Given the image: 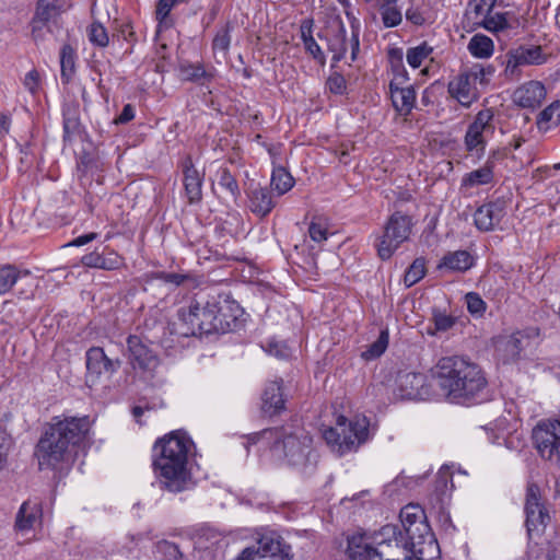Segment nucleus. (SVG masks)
Segmentation results:
<instances>
[{
    "mask_svg": "<svg viewBox=\"0 0 560 560\" xmlns=\"http://www.w3.org/2000/svg\"><path fill=\"white\" fill-rule=\"evenodd\" d=\"M433 376L444 396L455 404H479L488 398V381L481 368L463 357L441 358Z\"/></svg>",
    "mask_w": 560,
    "mask_h": 560,
    "instance_id": "f257e3e1",
    "label": "nucleus"
},
{
    "mask_svg": "<svg viewBox=\"0 0 560 560\" xmlns=\"http://www.w3.org/2000/svg\"><path fill=\"white\" fill-rule=\"evenodd\" d=\"M192 440L180 430L158 439L152 447V468L162 490L178 493L190 480L188 458Z\"/></svg>",
    "mask_w": 560,
    "mask_h": 560,
    "instance_id": "f03ea898",
    "label": "nucleus"
},
{
    "mask_svg": "<svg viewBox=\"0 0 560 560\" xmlns=\"http://www.w3.org/2000/svg\"><path fill=\"white\" fill-rule=\"evenodd\" d=\"M91 427L92 420L89 416L54 417L36 446L39 468H55L65 462L70 448L89 438Z\"/></svg>",
    "mask_w": 560,
    "mask_h": 560,
    "instance_id": "7ed1b4c3",
    "label": "nucleus"
},
{
    "mask_svg": "<svg viewBox=\"0 0 560 560\" xmlns=\"http://www.w3.org/2000/svg\"><path fill=\"white\" fill-rule=\"evenodd\" d=\"M177 315L179 334L186 337L224 334L236 326V317L229 320L215 301H192L187 307L179 308Z\"/></svg>",
    "mask_w": 560,
    "mask_h": 560,
    "instance_id": "20e7f679",
    "label": "nucleus"
},
{
    "mask_svg": "<svg viewBox=\"0 0 560 560\" xmlns=\"http://www.w3.org/2000/svg\"><path fill=\"white\" fill-rule=\"evenodd\" d=\"M260 439L273 440L272 447L276 451H281L289 464L293 466H300L306 470L308 466L316 464L317 454L312 450L313 440L303 431L289 432L284 428H276L248 435V441L253 444Z\"/></svg>",
    "mask_w": 560,
    "mask_h": 560,
    "instance_id": "39448f33",
    "label": "nucleus"
},
{
    "mask_svg": "<svg viewBox=\"0 0 560 560\" xmlns=\"http://www.w3.org/2000/svg\"><path fill=\"white\" fill-rule=\"evenodd\" d=\"M409 544L411 539L398 525L387 524L373 535L372 542L364 536H352L348 540V555L351 560H383L385 552H399V548Z\"/></svg>",
    "mask_w": 560,
    "mask_h": 560,
    "instance_id": "423d86ee",
    "label": "nucleus"
},
{
    "mask_svg": "<svg viewBox=\"0 0 560 560\" xmlns=\"http://www.w3.org/2000/svg\"><path fill=\"white\" fill-rule=\"evenodd\" d=\"M370 422L366 417H355L348 421L345 416L337 418L336 427L324 430L323 438L334 452L342 456L365 443L369 438Z\"/></svg>",
    "mask_w": 560,
    "mask_h": 560,
    "instance_id": "0eeeda50",
    "label": "nucleus"
},
{
    "mask_svg": "<svg viewBox=\"0 0 560 560\" xmlns=\"http://www.w3.org/2000/svg\"><path fill=\"white\" fill-rule=\"evenodd\" d=\"M415 223L412 217L395 211L386 221L383 232L376 236L374 246L382 260H388L411 235Z\"/></svg>",
    "mask_w": 560,
    "mask_h": 560,
    "instance_id": "6e6552de",
    "label": "nucleus"
},
{
    "mask_svg": "<svg viewBox=\"0 0 560 560\" xmlns=\"http://www.w3.org/2000/svg\"><path fill=\"white\" fill-rule=\"evenodd\" d=\"M400 521L402 532L410 539L417 540V544H422L418 552L420 555H440L439 544L427 522L424 511L418 504H407L400 511Z\"/></svg>",
    "mask_w": 560,
    "mask_h": 560,
    "instance_id": "1a4fd4ad",
    "label": "nucleus"
},
{
    "mask_svg": "<svg viewBox=\"0 0 560 560\" xmlns=\"http://www.w3.org/2000/svg\"><path fill=\"white\" fill-rule=\"evenodd\" d=\"M532 438L544 459L560 463V420L539 421L533 429Z\"/></svg>",
    "mask_w": 560,
    "mask_h": 560,
    "instance_id": "9d476101",
    "label": "nucleus"
},
{
    "mask_svg": "<svg viewBox=\"0 0 560 560\" xmlns=\"http://www.w3.org/2000/svg\"><path fill=\"white\" fill-rule=\"evenodd\" d=\"M524 512L528 536L532 538L534 535H540L549 524L550 515L542 502L540 489L534 482L526 487Z\"/></svg>",
    "mask_w": 560,
    "mask_h": 560,
    "instance_id": "9b49d317",
    "label": "nucleus"
},
{
    "mask_svg": "<svg viewBox=\"0 0 560 560\" xmlns=\"http://www.w3.org/2000/svg\"><path fill=\"white\" fill-rule=\"evenodd\" d=\"M393 392L397 398L408 400H427L433 394L425 374L407 371L397 373Z\"/></svg>",
    "mask_w": 560,
    "mask_h": 560,
    "instance_id": "f8f14e48",
    "label": "nucleus"
},
{
    "mask_svg": "<svg viewBox=\"0 0 560 560\" xmlns=\"http://www.w3.org/2000/svg\"><path fill=\"white\" fill-rule=\"evenodd\" d=\"M504 58V75L510 80L520 79L523 67L545 62V57L539 46H520L509 50Z\"/></svg>",
    "mask_w": 560,
    "mask_h": 560,
    "instance_id": "ddd939ff",
    "label": "nucleus"
},
{
    "mask_svg": "<svg viewBox=\"0 0 560 560\" xmlns=\"http://www.w3.org/2000/svg\"><path fill=\"white\" fill-rule=\"evenodd\" d=\"M120 360L109 359L101 347H91L85 353L86 374L89 386L96 385L103 374L113 375L120 368Z\"/></svg>",
    "mask_w": 560,
    "mask_h": 560,
    "instance_id": "4468645a",
    "label": "nucleus"
},
{
    "mask_svg": "<svg viewBox=\"0 0 560 560\" xmlns=\"http://www.w3.org/2000/svg\"><path fill=\"white\" fill-rule=\"evenodd\" d=\"M408 79V72L405 68L400 67V72L395 73L389 83L393 106L401 115H409L416 103V91L413 86H404Z\"/></svg>",
    "mask_w": 560,
    "mask_h": 560,
    "instance_id": "2eb2a0df",
    "label": "nucleus"
},
{
    "mask_svg": "<svg viewBox=\"0 0 560 560\" xmlns=\"http://www.w3.org/2000/svg\"><path fill=\"white\" fill-rule=\"evenodd\" d=\"M130 364L135 370H140L148 375H152L159 366L160 361L156 354L136 335L127 339Z\"/></svg>",
    "mask_w": 560,
    "mask_h": 560,
    "instance_id": "dca6fc26",
    "label": "nucleus"
},
{
    "mask_svg": "<svg viewBox=\"0 0 560 560\" xmlns=\"http://www.w3.org/2000/svg\"><path fill=\"white\" fill-rule=\"evenodd\" d=\"M505 215L506 201L498 198L477 208L474 213V223L479 231L489 232L495 230Z\"/></svg>",
    "mask_w": 560,
    "mask_h": 560,
    "instance_id": "f3484780",
    "label": "nucleus"
},
{
    "mask_svg": "<svg viewBox=\"0 0 560 560\" xmlns=\"http://www.w3.org/2000/svg\"><path fill=\"white\" fill-rule=\"evenodd\" d=\"M493 342L495 359L503 364H509L520 360L528 339L524 334L517 331L511 335L499 336Z\"/></svg>",
    "mask_w": 560,
    "mask_h": 560,
    "instance_id": "a211bd4d",
    "label": "nucleus"
},
{
    "mask_svg": "<svg viewBox=\"0 0 560 560\" xmlns=\"http://www.w3.org/2000/svg\"><path fill=\"white\" fill-rule=\"evenodd\" d=\"M447 90L451 96L466 108L470 107L480 96L477 84L474 82V78H471L468 71L460 72L451 80Z\"/></svg>",
    "mask_w": 560,
    "mask_h": 560,
    "instance_id": "6ab92c4d",
    "label": "nucleus"
},
{
    "mask_svg": "<svg viewBox=\"0 0 560 560\" xmlns=\"http://www.w3.org/2000/svg\"><path fill=\"white\" fill-rule=\"evenodd\" d=\"M183 183L189 203L199 202L202 198L203 174L194 165L191 156L187 155L182 162Z\"/></svg>",
    "mask_w": 560,
    "mask_h": 560,
    "instance_id": "aec40b11",
    "label": "nucleus"
},
{
    "mask_svg": "<svg viewBox=\"0 0 560 560\" xmlns=\"http://www.w3.org/2000/svg\"><path fill=\"white\" fill-rule=\"evenodd\" d=\"M546 97V89L538 81H529L513 93L514 103L523 108L538 107Z\"/></svg>",
    "mask_w": 560,
    "mask_h": 560,
    "instance_id": "412c9836",
    "label": "nucleus"
},
{
    "mask_svg": "<svg viewBox=\"0 0 560 560\" xmlns=\"http://www.w3.org/2000/svg\"><path fill=\"white\" fill-rule=\"evenodd\" d=\"M247 196L252 212L259 217H266L276 206L269 188L262 187L259 184L256 186L252 185Z\"/></svg>",
    "mask_w": 560,
    "mask_h": 560,
    "instance_id": "4be33fe9",
    "label": "nucleus"
},
{
    "mask_svg": "<svg viewBox=\"0 0 560 560\" xmlns=\"http://www.w3.org/2000/svg\"><path fill=\"white\" fill-rule=\"evenodd\" d=\"M261 409L264 413L273 416L284 409V399L282 394V382L272 381L268 383L262 393Z\"/></svg>",
    "mask_w": 560,
    "mask_h": 560,
    "instance_id": "5701e85b",
    "label": "nucleus"
},
{
    "mask_svg": "<svg viewBox=\"0 0 560 560\" xmlns=\"http://www.w3.org/2000/svg\"><path fill=\"white\" fill-rule=\"evenodd\" d=\"M81 262L90 268H98L104 270H116L122 265V258L114 250L108 252H91L81 258Z\"/></svg>",
    "mask_w": 560,
    "mask_h": 560,
    "instance_id": "b1692460",
    "label": "nucleus"
},
{
    "mask_svg": "<svg viewBox=\"0 0 560 560\" xmlns=\"http://www.w3.org/2000/svg\"><path fill=\"white\" fill-rule=\"evenodd\" d=\"M475 259L467 250L446 253L438 265V269L451 272H465L474 266Z\"/></svg>",
    "mask_w": 560,
    "mask_h": 560,
    "instance_id": "393cba45",
    "label": "nucleus"
},
{
    "mask_svg": "<svg viewBox=\"0 0 560 560\" xmlns=\"http://www.w3.org/2000/svg\"><path fill=\"white\" fill-rule=\"evenodd\" d=\"M493 168L494 161L491 158H489L481 167L474 170L463 176L460 182V188L468 190L478 186L488 185L492 183L494 178Z\"/></svg>",
    "mask_w": 560,
    "mask_h": 560,
    "instance_id": "a878e982",
    "label": "nucleus"
},
{
    "mask_svg": "<svg viewBox=\"0 0 560 560\" xmlns=\"http://www.w3.org/2000/svg\"><path fill=\"white\" fill-rule=\"evenodd\" d=\"M42 511L39 504L31 501L24 502L16 515L15 528L20 532H28L39 522Z\"/></svg>",
    "mask_w": 560,
    "mask_h": 560,
    "instance_id": "bb28decb",
    "label": "nucleus"
},
{
    "mask_svg": "<svg viewBox=\"0 0 560 560\" xmlns=\"http://www.w3.org/2000/svg\"><path fill=\"white\" fill-rule=\"evenodd\" d=\"M301 39L307 54H310L319 65L326 63V57L322 48L313 37V20L305 19L300 25Z\"/></svg>",
    "mask_w": 560,
    "mask_h": 560,
    "instance_id": "cd10ccee",
    "label": "nucleus"
},
{
    "mask_svg": "<svg viewBox=\"0 0 560 560\" xmlns=\"http://www.w3.org/2000/svg\"><path fill=\"white\" fill-rule=\"evenodd\" d=\"M256 549L260 559L284 560L288 557L284 546L271 535L261 536L257 541Z\"/></svg>",
    "mask_w": 560,
    "mask_h": 560,
    "instance_id": "c85d7f7f",
    "label": "nucleus"
},
{
    "mask_svg": "<svg viewBox=\"0 0 560 560\" xmlns=\"http://www.w3.org/2000/svg\"><path fill=\"white\" fill-rule=\"evenodd\" d=\"M218 187L224 192V197L237 203L241 198V189L235 176L228 167H220L215 173Z\"/></svg>",
    "mask_w": 560,
    "mask_h": 560,
    "instance_id": "c756f323",
    "label": "nucleus"
},
{
    "mask_svg": "<svg viewBox=\"0 0 560 560\" xmlns=\"http://www.w3.org/2000/svg\"><path fill=\"white\" fill-rule=\"evenodd\" d=\"M59 14L58 0H38L35 15L32 20V31L35 33Z\"/></svg>",
    "mask_w": 560,
    "mask_h": 560,
    "instance_id": "7c9ffc66",
    "label": "nucleus"
},
{
    "mask_svg": "<svg viewBox=\"0 0 560 560\" xmlns=\"http://www.w3.org/2000/svg\"><path fill=\"white\" fill-rule=\"evenodd\" d=\"M488 138L474 125L469 124L464 136L465 149L468 153L481 158L485 154Z\"/></svg>",
    "mask_w": 560,
    "mask_h": 560,
    "instance_id": "2f4dec72",
    "label": "nucleus"
},
{
    "mask_svg": "<svg viewBox=\"0 0 560 560\" xmlns=\"http://www.w3.org/2000/svg\"><path fill=\"white\" fill-rule=\"evenodd\" d=\"M28 273V270H21L12 264L0 265V296L9 293L16 282Z\"/></svg>",
    "mask_w": 560,
    "mask_h": 560,
    "instance_id": "473e14b6",
    "label": "nucleus"
},
{
    "mask_svg": "<svg viewBox=\"0 0 560 560\" xmlns=\"http://www.w3.org/2000/svg\"><path fill=\"white\" fill-rule=\"evenodd\" d=\"M63 142L71 143L81 132V121L75 107H66L62 110Z\"/></svg>",
    "mask_w": 560,
    "mask_h": 560,
    "instance_id": "72a5a7b5",
    "label": "nucleus"
},
{
    "mask_svg": "<svg viewBox=\"0 0 560 560\" xmlns=\"http://www.w3.org/2000/svg\"><path fill=\"white\" fill-rule=\"evenodd\" d=\"M422 544H417V540L411 539V544L409 546H404L399 548L398 551H392V552H385V555H382L383 560H390V559H408V558H416V560H436L439 558V555H420L418 552L421 548Z\"/></svg>",
    "mask_w": 560,
    "mask_h": 560,
    "instance_id": "f704fd0d",
    "label": "nucleus"
},
{
    "mask_svg": "<svg viewBox=\"0 0 560 560\" xmlns=\"http://www.w3.org/2000/svg\"><path fill=\"white\" fill-rule=\"evenodd\" d=\"M179 71L185 80L196 83L210 82L213 78L212 71L206 70L205 66L201 62L182 63L179 67Z\"/></svg>",
    "mask_w": 560,
    "mask_h": 560,
    "instance_id": "c9c22d12",
    "label": "nucleus"
},
{
    "mask_svg": "<svg viewBox=\"0 0 560 560\" xmlns=\"http://www.w3.org/2000/svg\"><path fill=\"white\" fill-rule=\"evenodd\" d=\"M328 49L334 54V62L343 59L347 52V30L340 20L337 22V30L334 37L329 39Z\"/></svg>",
    "mask_w": 560,
    "mask_h": 560,
    "instance_id": "e433bc0d",
    "label": "nucleus"
},
{
    "mask_svg": "<svg viewBox=\"0 0 560 560\" xmlns=\"http://www.w3.org/2000/svg\"><path fill=\"white\" fill-rule=\"evenodd\" d=\"M293 176L283 167L277 166L272 170L270 186L278 196H282L294 186Z\"/></svg>",
    "mask_w": 560,
    "mask_h": 560,
    "instance_id": "4c0bfd02",
    "label": "nucleus"
},
{
    "mask_svg": "<svg viewBox=\"0 0 560 560\" xmlns=\"http://www.w3.org/2000/svg\"><path fill=\"white\" fill-rule=\"evenodd\" d=\"M537 127L540 131L547 132L560 124V101L547 106L537 117Z\"/></svg>",
    "mask_w": 560,
    "mask_h": 560,
    "instance_id": "58836bf2",
    "label": "nucleus"
},
{
    "mask_svg": "<svg viewBox=\"0 0 560 560\" xmlns=\"http://www.w3.org/2000/svg\"><path fill=\"white\" fill-rule=\"evenodd\" d=\"M468 50L476 58H489L493 54L494 45L490 37L476 34L468 43Z\"/></svg>",
    "mask_w": 560,
    "mask_h": 560,
    "instance_id": "ea45409f",
    "label": "nucleus"
},
{
    "mask_svg": "<svg viewBox=\"0 0 560 560\" xmlns=\"http://www.w3.org/2000/svg\"><path fill=\"white\" fill-rule=\"evenodd\" d=\"M60 78L63 84H68L75 70V52L70 45H63L60 50Z\"/></svg>",
    "mask_w": 560,
    "mask_h": 560,
    "instance_id": "a19ab883",
    "label": "nucleus"
},
{
    "mask_svg": "<svg viewBox=\"0 0 560 560\" xmlns=\"http://www.w3.org/2000/svg\"><path fill=\"white\" fill-rule=\"evenodd\" d=\"M186 0H159L155 8V20L159 23V28H170L174 25V20L171 16L173 8Z\"/></svg>",
    "mask_w": 560,
    "mask_h": 560,
    "instance_id": "79ce46f5",
    "label": "nucleus"
},
{
    "mask_svg": "<svg viewBox=\"0 0 560 560\" xmlns=\"http://www.w3.org/2000/svg\"><path fill=\"white\" fill-rule=\"evenodd\" d=\"M433 52V47L430 46L427 42H422L421 44L409 47L406 52L407 63L417 69L422 66L423 61L430 57Z\"/></svg>",
    "mask_w": 560,
    "mask_h": 560,
    "instance_id": "37998d69",
    "label": "nucleus"
},
{
    "mask_svg": "<svg viewBox=\"0 0 560 560\" xmlns=\"http://www.w3.org/2000/svg\"><path fill=\"white\" fill-rule=\"evenodd\" d=\"M476 128H478L482 133L487 137H492L495 131L494 125V112L492 108H483L479 110L472 121L470 122Z\"/></svg>",
    "mask_w": 560,
    "mask_h": 560,
    "instance_id": "c03bdc74",
    "label": "nucleus"
},
{
    "mask_svg": "<svg viewBox=\"0 0 560 560\" xmlns=\"http://www.w3.org/2000/svg\"><path fill=\"white\" fill-rule=\"evenodd\" d=\"M380 13L384 27L392 28L398 26L402 21L401 11L397 7V2H383L380 4Z\"/></svg>",
    "mask_w": 560,
    "mask_h": 560,
    "instance_id": "a18cd8bd",
    "label": "nucleus"
},
{
    "mask_svg": "<svg viewBox=\"0 0 560 560\" xmlns=\"http://www.w3.org/2000/svg\"><path fill=\"white\" fill-rule=\"evenodd\" d=\"M508 12H498L495 14L487 13L479 22V24L491 33H499L510 28V23L508 20Z\"/></svg>",
    "mask_w": 560,
    "mask_h": 560,
    "instance_id": "49530a36",
    "label": "nucleus"
},
{
    "mask_svg": "<svg viewBox=\"0 0 560 560\" xmlns=\"http://www.w3.org/2000/svg\"><path fill=\"white\" fill-rule=\"evenodd\" d=\"M234 30V25L231 22H226L215 34L212 40V50L214 54H222L226 56L231 45V33Z\"/></svg>",
    "mask_w": 560,
    "mask_h": 560,
    "instance_id": "de8ad7c7",
    "label": "nucleus"
},
{
    "mask_svg": "<svg viewBox=\"0 0 560 560\" xmlns=\"http://www.w3.org/2000/svg\"><path fill=\"white\" fill-rule=\"evenodd\" d=\"M427 272L425 259L423 257L416 258L404 276V283L407 288L418 283Z\"/></svg>",
    "mask_w": 560,
    "mask_h": 560,
    "instance_id": "09e8293b",
    "label": "nucleus"
},
{
    "mask_svg": "<svg viewBox=\"0 0 560 560\" xmlns=\"http://www.w3.org/2000/svg\"><path fill=\"white\" fill-rule=\"evenodd\" d=\"M388 340V331L386 329L382 330L378 338L372 342L365 351L362 352V358L364 360H373L381 357L387 349Z\"/></svg>",
    "mask_w": 560,
    "mask_h": 560,
    "instance_id": "8fccbe9b",
    "label": "nucleus"
},
{
    "mask_svg": "<svg viewBox=\"0 0 560 560\" xmlns=\"http://www.w3.org/2000/svg\"><path fill=\"white\" fill-rule=\"evenodd\" d=\"M89 40L101 48H104L108 45L109 37L107 31L103 24L100 22H93L88 28Z\"/></svg>",
    "mask_w": 560,
    "mask_h": 560,
    "instance_id": "3c124183",
    "label": "nucleus"
},
{
    "mask_svg": "<svg viewBox=\"0 0 560 560\" xmlns=\"http://www.w3.org/2000/svg\"><path fill=\"white\" fill-rule=\"evenodd\" d=\"M468 312L475 317L483 316L487 304L476 292H469L465 295Z\"/></svg>",
    "mask_w": 560,
    "mask_h": 560,
    "instance_id": "603ef678",
    "label": "nucleus"
},
{
    "mask_svg": "<svg viewBox=\"0 0 560 560\" xmlns=\"http://www.w3.org/2000/svg\"><path fill=\"white\" fill-rule=\"evenodd\" d=\"M156 551L163 560H180L182 552L178 546L168 540H162L156 544Z\"/></svg>",
    "mask_w": 560,
    "mask_h": 560,
    "instance_id": "864d4df0",
    "label": "nucleus"
},
{
    "mask_svg": "<svg viewBox=\"0 0 560 560\" xmlns=\"http://www.w3.org/2000/svg\"><path fill=\"white\" fill-rule=\"evenodd\" d=\"M326 86L330 93L342 95L347 90V82L342 74L334 72L326 81Z\"/></svg>",
    "mask_w": 560,
    "mask_h": 560,
    "instance_id": "5fc2aeb1",
    "label": "nucleus"
},
{
    "mask_svg": "<svg viewBox=\"0 0 560 560\" xmlns=\"http://www.w3.org/2000/svg\"><path fill=\"white\" fill-rule=\"evenodd\" d=\"M497 0H470L469 8L475 14V19H479L487 13H491Z\"/></svg>",
    "mask_w": 560,
    "mask_h": 560,
    "instance_id": "6e6d98bb",
    "label": "nucleus"
},
{
    "mask_svg": "<svg viewBox=\"0 0 560 560\" xmlns=\"http://www.w3.org/2000/svg\"><path fill=\"white\" fill-rule=\"evenodd\" d=\"M476 84L486 85L489 82V77L492 75L493 69L491 67L485 68L480 65L472 66L467 70Z\"/></svg>",
    "mask_w": 560,
    "mask_h": 560,
    "instance_id": "4d7b16f0",
    "label": "nucleus"
},
{
    "mask_svg": "<svg viewBox=\"0 0 560 560\" xmlns=\"http://www.w3.org/2000/svg\"><path fill=\"white\" fill-rule=\"evenodd\" d=\"M406 19L416 26H422L427 22L425 12L421 5L411 4L406 10Z\"/></svg>",
    "mask_w": 560,
    "mask_h": 560,
    "instance_id": "13d9d810",
    "label": "nucleus"
},
{
    "mask_svg": "<svg viewBox=\"0 0 560 560\" xmlns=\"http://www.w3.org/2000/svg\"><path fill=\"white\" fill-rule=\"evenodd\" d=\"M154 278L158 280H162L165 283H171L176 287L182 285L185 281L190 279L189 275L184 273H177V272H165V271H159L154 273Z\"/></svg>",
    "mask_w": 560,
    "mask_h": 560,
    "instance_id": "bf43d9fd",
    "label": "nucleus"
},
{
    "mask_svg": "<svg viewBox=\"0 0 560 560\" xmlns=\"http://www.w3.org/2000/svg\"><path fill=\"white\" fill-rule=\"evenodd\" d=\"M308 234L314 242L322 243L327 240L328 231L323 222L312 221L308 226Z\"/></svg>",
    "mask_w": 560,
    "mask_h": 560,
    "instance_id": "052dcab7",
    "label": "nucleus"
},
{
    "mask_svg": "<svg viewBox=\"0 0 560 560\" xmlns=\"http://www.w3.org/2000/svg\"><path fill=\"white\" fill-rule=\"evenodd\" d=\"M351 30H352V36L350 40V47H351V60L354 61L357 59V55L360 49V39H359V22L357 19H353L351 21Z\"/></svg>",
    "mask_w": 560,
    "mask_h": 560,
    "instance_id": "680f3d73",
    "label": "nucleus"
},
{
    "mask_svg": "<svg viewBox=\"0 0 560 560\" xmlns=\"http://www.w3.org/2000/svg\"><path fill=\"white\" fill-rule=\"evenodd\" d=\"M24 85L31 93H36L39 88V73L36 70H31L26 73Z\"/></svg>",
    "mask_w": 560,
    "mask_h": 560,
    "instance_id": "e2e57ef3",
    "label": "nucleus"
},
{
    "mask_svg": "<svg viewBox=\"0 0 560 560\" xmlns=\"http://www.w3.org/2000/svg\"><path fill=\"white\" fill-rule=\"evenodd\" d=\"M434 323L438 330L446 331L454 326L455 319L450 315L439 314L434 317Z\"/></svg>",
    "mask_w": 560,
    "mask_h": 560,
    "instance_id": "0e129e2a",
    "label": "nucleus"
},
{
    "mask_svg": "<svg viewBox=\"0 0 560 560\" xmlns=\"http://www.w3.org/2000/svg\"><path fill=\"white\" fill-rule=\"evenodd\" d=\"M135 118V108L130 104H126L121 113L115 118V124H127Z\"/></svg>",
    "mask_w": 560,
    "mask_h": 560,
    "instance_id": "69168bd1",
    "label": "nucleus"
},
{
    "mask_svg": "<svg viewBox=\"0 0 560 560\" xmlns=\"http://www.w3.org/2000/svg\"><path fill=\"white\" fill-rule=\"evenodd\" d=\"M97 236H98V234L95 232L86 233V234L80 235L77 238H74L69 245L83 246V245L96 240Z\"/></svg>",
    "mask_w": 560,
    "mask_h": 560,
    "instance_id": "338daca9",
    "label": "nucleus"
},
{
    "mask_svg": "<svg viewBox=\"0 0 560 560\" xmlns=\"http://www.w3.org/2000/svg\"><path fill=\"white\" fill-rule=\"evenodd\" d=\"M259 558L255 546L245 548L234 560H256Z\"/></svg>",
    "mask_w": 560,
    "mask_h": 560,
    "instance_id": "774afa93",
    "label": "nucleus"
}]
</instances>
